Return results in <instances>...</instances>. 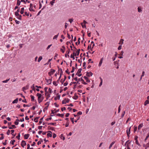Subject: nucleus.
Listing matches in <instances>:
<instances>
[{
  "instance_id": "obj_53",
  "label": "nucleus",
  "mask_w": 149,
  "mask_h": 149,
  "mask_svg": "<svg viewBox=\"0 0 149 149\" xmlns=\"http://www.w3.org/2000/svg\"><path fill=\"white\" fill-rule=\"evenodd\" d=\"M25 15H26L27 16H29V13H27V12H25Z\"/></svg>"
},
{
  "instance_id": "obj_3",
  "label": "nucleus",
  "mask_w": 149,
  "mask_h": 149,
  "mask_svg": "<svg viewBox=\"0 0 149 149\" xmlns=\"http://www.w3.org/2000/svg\"><path fill=\"white\" fill-rule=\"evenodd\" d=\"M128 143L127 145V149H131L130 148V142H129V141L128 140L126 141V143Z\"/></svg>"
},
{
  "instance_id": "obj_31",
  "label": "nucleus",
  "mask_w": 149,
  "mask_h": 149,
  "mask_svg": "<svg viewBox=\"0 0 149 149\" xmlns=\"http://www.w3.org/2000/svg\"><path fill=\"white\" fill-rule=\"evenodd\" d=\"M21 2V1H20L19 0H17V5L18 6H19Z\"/></svg>"
},
{
  "instance_id": "obj_37",
  "label": "nucleus",
  "mask_w": 149,
  "mask_h": 149,
  "mask_svg": "<svg viewBox=\"0 0 149 149\" xmlns=\"http://www.w3.org/2000/svg\"><path fill=\"white\" fill-rule=\"evenodd\" d=\"M42 56H40L38 58V62H40L41 60L42 59Z\"/></svg>"
},
{
  "instance_id": "obj_64",
  "label": "nucleus",
  "mask_w": 149,
  "mask_h": 149,
  "mask_svg": "<svg viewBox=\"0 0 149 149\" xmlns=\"http://www.w3.org/2000/svg\"><path fill=\"white\" fill-rule=\"evenodd\" d=\"M6 117V115H2L1 117V118L3 119V118H4V117Z\"/></svg>"
},
{
  "instance_id": "obj_11",
  "label": "nucleus",
  "mask_w": 149,
  "mask_h": 149,
  "mask_svg": "<svg viewBox=\"0 0 149 149\" xmlns=\"http://www.w3.org/2000/svg\"><path fill=\"white\" fill-rule=\"evenodd\" d=\"M29 85H27L26 86L22 88V90L23 91H24V90L28 89L29 88Z\"/></svg>"
},
{
  "instance_id": "obj_13",
  "label": "nucleus",
  "mask_w": 149,
  "mask_h": 149,
  "mask_svg": "<svg viewBox=\"0 0 149 149\" xmlns=\"http://www.w3.org/2000/svg\"><path fill=\"white\" fill-rule=\"evenodd\" d=\"M18 101V98H17L12 102L13 104L17 103Z\"/></svg>"
},
{
  "instance_id": "obj_44",
  "label": "nucleus",
  "mask_w": 149,
  "mask_h": 149,
  "mask_svg": "<svg viewBox=\"0 0 149 149\" xmlns=\"http://www.w3.org/2000/svg\"><path fill=\"white\" fill-rule=\"evenodd\" d=\"M100 79H101V81L100 83V84H99V86H100L102 85V79L100 77Z\"/></svg>"
},
{
  "instance_id": "obj_12",
  "label": "nucleus",
  "mask_w": 149,
  "mask_h": 149,
  "mask_svg": "<svg viewBox=\"0 0 149 149\" xmlns=\"http://www.w3.org/2000/svg\"><path fill=\"white\" fill-rule=\"evenodd\" d=\"M80 49H79L76 52V53H74V56H76V55L77 56H78L79 55V54L80 53Z\"/></svg>"
},
{
  "instance_id": "obj_43",
  "label": "nucleus",
  "mask_w": 149,
  "mask_h": 149,
  "mask_svg": "<svg viewBox=\"0 0 149 149\" xmlns=\"http://www.w3.org/2000/svg\"><path fill=\"white\" fill-rule=\"evenodd\" d=\"M11 134L12 135L14 136H15V135H14L13 134V133L14 132V130H11Z\"/></svg>"
},
{
  "instance_id": "obj_40",
  "label": "nucleus",
  "mask_w": 149,
  "mask_h": 149,
  "mask_svg": "<svg viewBox=\"0 0 149 149\" xmlns=\"http://www.w3.org/2000/svg\"><path fill=\"white\" fill-rule=\"evenodd\" d=\"M31 88L33 90L35 91V89L34 86V84H33L32 86H31Z\"/></svg>"
},
{
  "instance_id": "obj_15",
  "label": "nucleus",
  "mask_w": 149,
  "mask_h": 149,
  "mask_svg": "<svg viewBox=\"0 0 149 149\" xmlns=\"http://www.w3.org/2000/svg\"><path fill=\"white\" fill-rule=\"evenodd\" d=\"M36 95L38 97V99L40 98L42 96V95L41 94H40L39 93H38Z\"/></svg>"
},
{
  "instance_id": "obj_32",
  "label": "nucleus",
  "mask_w": 149,
  "mask_h": 149,
  "mask_svg": "<svg viewBox=\"0 0 149 149\" xmlns=\"http://www.w3.org/2000/svg\"><path fill=\"white\" fill-rule=\"evenodd\" d=\"M30 97L31 98V100L32 101H33L34 100V97L33 96L31 95Z\"/></svg>"
},
{
  "instance_id": "obj_4",
  "label": "nucleus",
  "mask_w": 149,
  "mask_h": 149,
  "mask_svg": "<svg viewBox=\"0 0 149 149\" xmlns=\"http://www.w3.org/2000/svg\"><path fill=\"white\" fill-rule=\"evenodd\" d=\"M70 100L67 99H65L64 100L62 101V103L63 104H65L66 103H68L69 102Z\"/></svg>"
},
{
  "instance_id": "obj_19",
  "label": "nucleus",
  "mask_w": 149,
  "mask_h": 149,
  "mask_svg": "<svg viewBox=\"0 0 149 149\" xmlns=\"http://www.w3.org/2000/svg\"><path fill=\"white\" fill-rule=\"evenodd\" d=\"M143 124H141L139 125L138 127V130H140L143 127Z\"/></svg>"
},
{
  "instance_id": "obj_21",
  "label": "nucleus",
  "mask_w": 149,
  "mask_h": 149,
  "mask_svg": "<svg viewBox=\"0 0 149 149\" xmlns=\"http://www.w3.org/2000/svg\"><path fill=\"white\" fill-rule=\"evenodd\" d=\"M16 127L14 125H12L11 126L8 127V128L10 129H12L13 128H15Z\"/></svg>"
},
{
  "instance_id": "obj_39",
  "label": "nucleus",
  "mask_w": 149,
  "mask_h": 149,
  "mask_svg": "<svg viewBox=\"0 0 149 149\" xmlns=\"http://www.w3.org/2000/svg\"><path fill=\"white\" fill-rule=\"evenodd\" d=\"M10 79V78H9L8 79H6V80H4L2 81V82L3 83H7Z\"/></svg>"
},
{
  "instance_id": "obj_48",
  "label": "nucleus",
  "mask_w": 149,
  "mask_h": 149,
  "mask_svg": "<svg viewBox=\"0 0 149 149\" xmlns=\"http://www.w3.org/2000/svg\"><path fill=\"white\" fill-rule=\"evenodd\" d=\"M21 17L22 16L21 15H19V16H18L17 17V18L19 19V20H21Z\"/></svg>"
},
{
  "instance_id": "obj_46",
  "label": "nucleus",
  "mask_w": 149,
  "mask_h": 149,
  "mask_svg": "<svg viewBox=\"0 0 149 149\" xmlns=\"http://www.w3.org/2000/svg\"><path fill=\"white\" fill-rule=\"evenodd\" d=\"M20 133H19L18 135L16 136V138L19 140L20 139Z\"/></svg>"
},
{
  "instance_id": "obj_27",
  "label": "nucleus",
  "mask_w": 149,
  "mask_h": 149,
  "mask_svg": "<svg viewBox=\"0 0 149 149\" xmlns=\"http://www.w3.org/2000/svg\"><path fill=\"white\" fill-rule=\"evenodd\" d=\"M138 11L139 13H141L142 11V10L140 7H138Z\"/></svg>"
},
{
  "instance_id": "obj_25",
  "label": "nucleus",
  "mask_w": 149,
  "mask_h": 149,
  "mask_svg": "<svg viewBox=\"0 0 149 149\" xmlns=\"http://www.w3.org/2000/svg\"><path fill=\"white\" fill-rule=\"evenodd\" d=\"M19 120L18 119H17L15 122V124L16 125H18L19 124Z\"/></svg>"
},
{
  "instance_id": "obj_16",
  "label": "nucleus",
  "mask_w": 149,
  "mask_h": 149,
  "mask_svg": "<svg viewBox=\"0 0 149 149\" xmlns=\"http://www.w3.org/2000/svg\"><path fill=\"white\" fill-rule=\"evenodd\" d=\"M62 48H63V49H61L60 50L63 53H64L65 52V47L64 46H63Z\"/></svg>"
},
{
  "instance_id": "obj_18",
  "label": "nucleus",
  "mask_w": 149,
  "mask_h": 149,
  "mask_svg": "<svg viewBox=\"0 0 149 149\" xmlns=\"http://www.w3.org/2000/svg\"><path fill=\"white\" fill-rule=\"evenodd\" d=\"M29 136V134H25L24 135V138L25 139H27Z\"/></svg>"
},
{
  "instance_id": "obj_1",
  "label": "nucleus",
  "mask_w": 149,
  "mask_h": 149,
  "mask_svg": "<svg viewBox=\"0 0 149 149\" xmlns=\"http://www.w3.org/2000/svg\"><path fill=\"white\" fill-rule=\"evenodd\" d=\"M138 138V136H135V137L134 138V140L136 141L135 143L137 145L139 146H141L140 144H139V143L138 142V140H137Z\"/></svg>"
},
{
  "instance_id": "obj_55",
  "label": "nucleus",
  "mask_w": 149,
  "mask_h": 149,
  "mask_svg": "<svg viewBox=\"0 0 149 149\" xmlns=\"http://www.w3.org/2000/svg\"><path fill=\"white\" fill-rule=\"evenodd\" d=\"M65 72L68 74H70V72H69V70L68 69H67V70H66Z\"/></svg>"
},
{
  "instance_id": "obj_52",
  "label": "nucleus",
  "mask_w": 149,
  "mask_h": 149,
  "mask_svg": "<svg viewBox=\"0 0 149 149\" xmlns=\"http://www.w3.org/2000/svg\"><path fill=\"white\" fill-rule=\"evenodd\" d=\"M53 84L54 85H55L56 86L57 85V84H56V83L55 81H54L53 82Z\"/></svg>"
},
{
  "instance_id": "obj_22",
  "label": "nucleus",
  "mask_w": 149,
  "mask_h": 149,
  "mask_svg": "<svg viewBox=\"0 0 149 149\" xmlns=\"http://www.w3.org/2000/svg\"><path fill=\"white\" fill-rule=\"evenodd\" d=\"M43 99V98H41V97L40 98L38 99V103H40L42 101Z\"/></svg>"
},
{
  "instance_id": "obj_7",
  "label": "nucleus",
  "mask_w": 149,
  "mask_h": 149,
  "mask_svg": "<svg viewBox=\"0 0 149 149\" xmlns=\"http://www.w3.org/2000/svg\"><path fill=\"white\" fill-rule=\"evenodd\" d=\"M26 145V143L24 141H22L21 143V145L23 147H24V146Z\"/></svg>"
},
{
  "instance_id": "obj_26",
  "label": "nucleus",
  "mask_w": 149,
  "mask_h": 149,
  "mask_svg": "<svg viewBox=\"0 0 149 149\" xmlns=\"http://www.w3.org/2000/svg\"><path fill=\"white\" fill-rule=\"evenodd\" d=\"M148 104H149V101L148 100H147L145 101L144 105L146 106Z\"/></svg>"
},
{
  "instance_id": "obj_47",
  "label": "nucleus",
  "mask_w": 149,
  "mask_h": 149,
  "mask_svg": "<svg viewBox=\"0 0 149 149\" xmlns=\"http://www.w3.org/2000/svg\"><path fill=\"white\" fill-rule=\"evenodd\" d=\"M131 128V127H130V128H129V129L128 130H127L126 131V133H127V132L128 133H130V134Z\"/></svg>"
},
{
  "instance_id": "obj_49",
  "label": "nucleus",
  "mask_w": 149,
  "mask_h": 149,
  "mask_svg": "<svg viewBox=\"0 0 149 149\" xmlns=\"http://www.w3.org/2000/svg\"><path fill=\"white\" fill-rule=\"evenodd\" d=\"M60 138L61 139H62V138H63V140H65V138L64 136H63V135L62 134H61V135Z\"/></svg>"
},
{
  "instance_id": "obj_29",
  "label": "nucleus",
  "mask_w": 149,
  "mask_h": 149,
  "mask_svg": "<svg viewBox=\"0 0 149 149\" xmlns=\"http://www.w3.org/2000/svg\"><path fill=\"white\" fill-rule=\"evenodd\" d=\"M75 54H74V52H73V54H72L71 56H70V57L71 58H73V59H74L75 58L74 57V56H74Z\"/></svg>"
},
{
  "instance_id": "obj_54",
  "label": "nucleus",
  "mask_w": 149,
  "mask_h": 149,
  "mask_svg": "<svg viewBox=\"0 0 149 149\" xmlns=\"http://www.w3.org/2000/svg\"><path fill=\"white\" fill-rule=\"evenodd\" d=\"M81 25L83 28H86V26L85 24H83V23H81Z\"/></svg>"
},
{
  "instance_id": "obj_62",
  "label": "nucleus",
  "mask_w": 149,
  "mask_h": 149,
  "mask_svg": "<svg viewBox=\"0 0 149 149\" xmlns=\"http://www.w3.org/2000/svg\"><path fill=\"white\" fill-rule=\"evenodd\" d=\"M15 15L16 16H17V17L18 16H19V13H18L15 12Z\"/></svg>"
},
{
  "instance_id": "obj_10",
  "label": "nucleus",
  "mask_w": 149,
  "mask_h": 149,
  "mask_svg": "<svg viewBox=\"0 0 149 149\" xmlns=\"http://www.w3.org/2000/svg\"><path fill=\"white\" fill-rule=\"evenodd\" d=\"M48 132H49V133H48L47 134V136L48 137H52V132L50 131H48Z\"/></svg>"
},
{
  "instance_id": "obj_50",
  "label": "nucleus",
  "mask_w": 149,
  "mask_h": 149,
  "mask_svg": "<svg viewBox=\"0 0 149 149\" xmlns=\"http://www.w3.org/2000/svg\"><path fill=\"white\" fill-rule=\"evenodd\" d=\"M70 49H68V51H67V54H68V57H69V55H68V54L70 53Z\"/></svg>"
},
{
  "instance_id": "obj_2",
  "label": "nucleus",
  "mask_w": 149,
  "mask_h": 149,
  "mask_svg": "<svg viewBox=\"0 0 149 149\" xmlns=\"http://www.w3.org/2000/svg\"><path fill=\"white\" fill-rule=\"evenodd\" d=\"M55 71V70L52 69L51 70V71L48 72V74L49 76H51L54 73Z\"/></svg>"
},
{
  "instance_id": "obj_42",
  "label": "nucleus",
  "mask_w": 149,
  "mask_h": 149,
  "mask_svg": "<svg viewBox=\"0 0 149 149\" xmlns=\"http://www.w3.org/2000/svg\"><path fill=\"white\" fill-rule=\"evenodd\" d=\"M46 95V96H47V97H46L47 99H48L49 97H50V94H49L48 93L47 94V95Z\"/></svg>"
},
{
  "instance_id": "obj_60",
  "label": "nucleus",
  "mask_w": 149,
  "mask_h": 149,
  "mask_svg": "<svg viewBox=\"0 0 149 149\" xmlns=\"http://www.w3.org/2000/svg\"><path fill=\"white\" fill-rule=\"evenodd\" d=\"M77 114L78 115H81L82 114V113L81 111H79L77 113Z\"/></svg>"
},
{
  "instance_id": "obj_58",
  "label": "nucleus",
  "mask_w": 149,
  "mask_h": 149,
  "mask_svg": "<svg viewBox=\"0 0 149 149\" xmlns=\"http://www.w3.org/2000/svg\"><path fill=\"white\" fill-rule=\"evenodd\" d=\"M144 74H145V72L144 71H143L141 75V77H143L144 75Z\"/></svg>"
},
{
  "instance_id": "obj_61",
  "label": "nucleus",
  "mask_w": 149,
  "mask_h": 149,
  "mask_svg": "<svg viewBox=\"0 0 149 149\" xmlns=\"http://www.w3.org/2000/svg\"><path fill=\"white\" fill-rule=\"evenodd\" d=\"M10 132H11V131H10L9 130H8V131L7 132V134L8 135H9L10 134Z\"/></svg>"
},
{
  "instance_id": "obj_28",
  "label": "nucleus",
  "mask_w": 149,
  "mask_h": 149,
  "mask_svg": "<svg viewBox=\"0 0 149 149\" xmlns=\"http://www.w3.org/2000/svg\"><path fill=\"white\" fill-rule=\"evenodd\" d=\"M60 95H58V96L55 98V100H59L60 98Z\"/></svg>"
},
{
  "instance_id": "obj_51",
  "label": "nucleus",
  "mask_w": 149,
  "mask_h": 149,
  "mask_svg": "<svg viewBox=\"0 0 149 149\" xmlns=\"http://www.w3.org/2000/svg\"><path fill=\"white\" fill-rule=\"evenodd\" d=\"M52 60V59H49L47 62L45 64V65H48L49 64V62H50V61Z\"/></svg>"
},
{
  "instance_id": "obj_56",
  "label": "nucleus",
  "mask_w": 149,
  "mask_h": 149,
  "mask_svg": "<svg viewBox=\"0 0 149 149\" xmlns=\"http://www.w3.org/2000/svg\"><path fill=\"white\" fill-rule=\"evenodd\" d=\"M69 125V123L68 122H67L65 124V127H68Z\"/></svg>"
},
{
  "instance_id": "obj_9",
  "label": "nucleus",
  "mask_w": 149,
  "mask_h": 149,
  "mask_svg": "<svg viewBox=\"0 0 149 149\" xmlns=\"http://www.w3.org/2000/svg\"><path fill=\"white\" fill-rule=\"evenodd\" d=\"M30 7L29 8V10H30V11H34V10L33 9V5H32V3H30Z\"/></svg>"
},
{
  "instance_id": "obj_5",
  "label": "nucleus",
  "mask_w": 149,
  "mask_h": 149,
  "mask_svg": "<svg viewBox=\"0 0 149 149\" xmlns=\"http://www.w3.org/2000/svg\"><path fill=\"white\" fill-rule=\"evenodd\" d=\"M79 81H81L82 82V83L83 84L85 85H86L87 84V83L85 82L84 80L82 79L81 78H79L78 79Z\"/></svg>"
},
{
  "instance_id": "obj_30",
  "label": "nucleus",
  "mask_w": 149,
  "mask_h": 149,
  "mask_svg": "<svg viewBox=\"0 0 149 149\" xmlns=\"http://www.w3.org/2000/svg\"><path fill=\"white\" fill-rule=\"evenodd\" d=\"M57 116H61V117H63V116H64V114H60V113H58L57 114Z\"/></svg>"
},
{
  "instance_id": "obj_14",
  "label": "nucleus",
  "mask_w": 149,
  "mask_h": 149,
  "mask_svg": "<svg viewBox=\"0 0 149 149\" xmlns=\"http://www.w3.org/2000/svg\"><path fill=\"white\" fill-rule=\"evenodd\" d=\"M59 111V109H58L57 110H56V109H54V110H52V114H54L55 113H56L57 112H58Z\"/></svg>"
},
{
  "instance_id": "obj_34",
  "label": "nucleus",
  "mask_w": 149,
  "mask_h": 149,
  "mask_svg": "<svg viewBox=\"0 0 149 149\" xmlns=\"http://www.w3.org/2000/svg\"><path fill=\"white\" fill-rule=\"evenodd\" d=\"M115 143V142L113 141L112 142V143H111V144L110 145L109 147V149H110L112 147L113 145Z\"/></svg>"
},
{
  "instance_id": "obj_59",
  "label": "nucleus",
  "mask_w": 149,
  "mask_h": 149,
  "mask_svg": "<svg viewBox=\"0 0 149 149\" xmlns=\"http://www.w3.org/2000/svg\"><path fill=\"white\" fill-rule=\"evenodd\" d=\"M69 21L70 23H71L73 21V19H69Z\"/></svg>"
},
{
  "instance_id": "obj_38",
  "label": "nucleus",
  "mask_w": 149,
  "mask_h": 149,
  "mask_svg": "<svg viewBox=\"0 0 149 149\" xmlns=\"http://www.w3.org/2000/svg\"><path fill=\"white\" fill-rule=\"evenodd\" d=\"M56 124V123H49L48 124V125H55Z\"/></svg>"
},
{
  "instance_id": "obj_24",
  "label": "nucleus",
  "mask_w": 149,
  "mask_h": 149,
  "mask_svg": "<svg viewBox=\"0 0 149 149\" xmlns=\"http://www.w3.org/2000/svg\"><path fill=\"white\" fill-rule=\"evenodd\" d=\"M48 89V88L46 87L44 88L45 92V95H47V93H48V92L47 91V90Z\"/></svg>"
},
{
  "instance_id": "obj_23",
  "label": "nucleus",
  "mask_w": 149,
  "mask_h": 149,
  "mask_svg": "<svg viewBox=\"0 0 149 149\" xmlns=\"http://www.w3.org/2000/svg\"><path fill=\"white\" fill-rule=\"evenodd\" d=\"M124 40L123 39H121L119 41V44L122 45L123 43Z\"/></svg>"
},
{
  "instance_id": "obj_45",
  "label": "nucleus",
  "mask_w": 149,
  "mask_h": 149,
  "mask_svg": "<svg viewBox=\"0 0 149 149\" xmlns=\"http://www.w3.org/2000/svg\"><path fill=\"white\" fill-rule=\"evenodd\" d=\"M71 83H73V84H80V83H79V80L78 81H77V82H71Z\"/></svg>"
},
{
  "instance_id": "obj_20",
  "label": "nucleus",
  "mask_w": 149,
  "mask_h": 149,
  "mask_svg": "<svg viewBox=\"0 0 149 149\" xmlns=\"http://www.w3.org/2000/svg\"><path fill=\"white\" fill-rule=\"evenodd\" d=\"M24 8H22L21 9L20 13L21 14H22L24 13Z\"/></svg>"
},
{
  "instance_id": "obj_41",
  "label": "nucleus",
  "mask_w": 149,
  "mask_h": 149,
  "mask_svg": "<svg viewBox=\"0 0 149 149\" xmlns=\"http://www.w3.org/2000/svg\"><path fill=\"white\" fill-rule=\"evenodd\" d=\"M58 34H59V33H58L57 35L55 36L53 38V39H56L58 37Z\"/></svg>"
},
{
  "instance_id": "obj_57",
  "label": "nucleus",
  "mask_w": 149,
  "mask_h": 149,
  "mask_svg": "<svg viewBox=\"0 0 149 149\" xmlns=\"http://www.w3.org/2000/svg\"><path fill=\"white\" fill-rule=\"evenodd\" d=\"M82 70L81 69H79L78 70L77 73H80L81 72Z\"/></svg>"
},
{
  "instance_id": "obj_36",
  "label": "nucleus",
  "mask_w": 149,
  "mask_h": 149,
  "mask_svg": "<svg viewBox=\"0 0 149 149\" xmlns=\"http://www.w3.org/2000/svg\"><path fill=\"white\" fill-rule=\"evenodd\" d=\"M39 117H36L34 119V121L36 123L38 122V119H39Z\"/></svg>"
},
{
  "instance_id": "obj_35",
  "label": "nucleus",
  "mask_w": 149,
  "mask_h": 149,
  "mask_svg": "<svg viewBox=\"0 0 149 149\" xmlns=\"http://www.w3.org/2000/svg\"><path fill=\"white\" fill-rule=\"evenodd\" d=\"M55 0H52L50 2V4L52 6L53 5L54 3H55Z\"/></svg>"
},
{
  "instance_id": "obj_6",
  "label": "nucleus",
  "mask_w": 149,
  "mask_h": 149,
  "mask_svg": "<svg viewBox=\"0 0 149 149\" xmlns=\"http://www.w3.org/2000/svg\"><path fill=\"white\" fill-rule=\"evenodd\" d=\"M45 80L46 81L47 84H50L52 83V79H45Z\"/></svg>"
},
{
  "instance_id": "obj_33",
  "label": "nucleus",
  "mask_w": 149,
  "mask_h": 149,
  "mask_svg": "<svg viewBox=\"0 0 149 149\" xmlns=\"http://www.w3.org/2000/svg\"><path fill=\"white\" fill-rule=\"evenodd\" d=\"M54 128L53 127H51L50 126H48V130H54Z\"/></svg>"
},
{
  "instance_id": "obj_63",
  "label": "nucleus",
  "mask_w": 149,
  "mask_h": 149,
  "mask_svg": "<svg viewBox=\"0 0 149 149\" xmlns=\"http://www.w3.org/2000/svg\"><path fill=\"white\" fill-rule=\"evenodd\" d=\"M66 108L65 107H62L61 108V110L62 111H63V110H65Z\"/></svg>"
},
{
  "instance_id": "obj_8",
  "label": "nucleus",
  "mask_w": 149,
  "mask_h": 149,
  "mask_svg": "<svg viewBox=\"0 0 149 149\" xmlns=\"http://www.w3.org/2000/svg\"><path fill=\"white\" fill-rule=\"evenodd\" d=\"M93 74V73L91 72H87L86 74V76L87 77H90V76H92Z\"/></svg>"
},
{
  "instance_id": "obj_17",
  "label": "nucleus",
  "mask_w": 149,
  "mask_h": 149,
  "mask_svg": "<svg viewBox=\"0 0 149 149\" xmlns=\"http://www.w3.org/2000/svg\"><path fill=\"white\" fill-rule=\"evenodd\" d=\"M102 60H103V58H102L100 61L98 65L100 67L102 63Z\"/></svg>"
}]
</instances>
